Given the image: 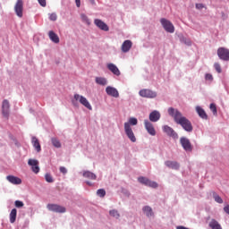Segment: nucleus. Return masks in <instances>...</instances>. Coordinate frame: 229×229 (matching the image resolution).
Masks as SVG:
<instances>
[{
	"label": "nucleus",
	"instance_id": "nucleus-1",
	"mask_svg": "<svg viewBox=\"0 0 229 229\" xmlns=\"http://www.w3.org/2000/svg\"><path fill=\"white\" fill-rule=\"evenodd\" d=\"M168 115H170V117H174V123H176V124H180L184 131L191 133V131L194 130L192 123H191L190 120L187 119V117L183 116L180 110L175 109L174 107H169Z\"/></svg>",
	"mask_w": 229,
	"mask_h": 229
},
{
	"label": "nucleus",
	"instance_id": "nucleus-2",
	"mask_svg": "<svg viewBox=\"0 0 229 229\" xmlns=\"http://www.w3.org/2000/svg\"><path fill=\"white\" fill-rule=\"evenodd\" d=\"M139 95L140 98H145L147 99H155L158 94L157 91H153V89H143L139 91Z\"/></svg>",
	"mask_w": 229,
	"mask_h": 229
},
{
	"label": "nucleus",
	"instance_id": "nucleus-3",
	"mask_svg": "<svg viewBox=\"0 0 229 229\" xmlns=\"http://www.w3.org/2000/svg\"><path fill=\"white\" fill-rule=\"evenodd\" d=\"M216 55L219 60L222 62H229V49L225 47H220L217 48Z\"/></svg>",
	"mask_w": 229,
	"mask_h": 229
},
{
	"label": "nucleus",
	"instance_id": "nucleus-4",
	"mask_svg": "<svg viewBox=\"0 0 229 229\" xmlns=\"http://www.w3.org/2000/svg\"><path fill=\"white\" fill-rule=\"evenodd\" d=\"M138 182L142 185H146V187H150L151 189H157L158 187V183L157 182L151 181L144 176L139 177Z\"/></svg>",
	"mask_w": 229,
	"mask_h": 229
},
{
	"label": "nucleus",
	"instance_id": "nucleus-5",
	"mask_svg": "<svg viewBox=\"0 0 229 229\" xmlns=\"http://www.w3.org/2000/svg\"><path fill=\"white\" fill-rule=\"evenodd\" d=\"M47 208L50 212H55V214H65V212H67V208H65V207L58 204H47Z\"/></svg>",
	"mask_w": 229,
	"mask_h": 229
},
{
	"label": "nucleus",
	"instance_id": "nucleus-6",
	"mask_svg": "<svg viewBox=\"0 0 229 229\" xmlns=\"http://www.w3.org/2000/svg\"><path fill=\"white\" fill-rule=\"evenodd\" d=\"M160 23L167 33H174V25H173V22H171L169 20L161 18Z\"/></svg>",
	"mask_w": 229,
	"mask_h": 229
},
{
	"label": "nucleus",
	"instance_id": "nucleus-7",
	"mask_svg": "<svg viewBox=\"0 0 229 229\" xmlns=\"http://www.w3.org/2000/svg\"><path fill=\"white\" fill-rule=\"evenodd\" d=\"M124 131L128 139L131 140V142H137L135 133H133V130L131 129V126L128 122L124 123Z\"/></svg>",
	"mask_w": 229,
	"mask_h": 229
},
{
	"label": "nucleus",
	"instance_id": "nucleus-8",
	"mask_svg": "<svg viewBox=\"0 0 229 229\" xmlns=\"http://www.w3.org/2000/svg\"><path fill=\"white\" fill-rule=\"evenodd\" d=\"M74 99L76 101H80L81 105H83L85 108H88V110H92V106L90 105V102L87 99V98L76 93L74 94Z\"/></svg>",
	"mask_w": 229,
	"mask_h": 229
},
{
	"label": "nucleus",
	"instance_id": "nucleus-9",
	"mask_svg": "<svg viewBox=\"0 0 229 229\" xmlns=\"http://www.w3.org/2000/svg\"><path fill=\"white\" fill-rule=\"evenodd\" d=\"M180 144L184 151L191 153L192 151V144L191 143V140L186 137L180 138Z\"/></svg>",
	"mask_w": 229,
	"mask_h": 229
},
{
	"label": "nucleus",
	"instance_id": "nucleus-10",
	"mask_svg": "<svg viewBox=\"0 0 229 229\" xmlns=\"http://www.w3.org/2000/svg\"><path fill=\"white\" fill-rule=\"evenodd\" d=\"M2 115L5 119L10 118V101L4 99L2 102Z\"/></svg>",
	"mask_w": 229,
	"mask_h": 229
},
{
	"label": "nucleus",
	"instance_id": "nucleus-11",
	"mask_svg": "<svg viewBox=\"0 0 229 229\" xmlns=\"http://www.w3.org/2000/svg\"><path fill=\"white\" fill-rule=\"evenodd\" d=\"M163 131L166 133L168 137H172V139H174L175 140H178V133L174 131V129H173V127L169 125H164Z\"/></svg>",
	"mask_w": 229,
	"mask_h": 229
},
{
	"label": "nucleus",
	"instance_id": "nucleus-12",
	"mask_svg": "<svg viewBox=\"0 0 229 229\" xmlns=\"http://www.w3.org/2000/svg\"><path fill=\"white\" fill-rule=\"evenodd\" d=\"M23 10H24V2H22V0H17L14 5V12L17 17H22Z\"/></svg>",
	"mask_w": 229,
	"mask_h": 229
},
{
	"label": "nucleus",
	"instance_id": "nucleus-13",
	"mask_svg": "<svg viewBox=\"0 0 229 229\" xmlns=\"http://www.w3.org/2000/svg\"><path fill=\"white\" fill-rule=\"evenodd\" d=\"M144 126L149 135H151L152 137H155V135H157V131H155V127L153 126V123L149 122V120H144Z\"/></svg>",
	"mask_w": 229,
	"mask_h": 229
},
{
	"label": "nucleus",
	"instance_id": "nucleus-14",
	"mask_svg": "<svg viewBox=\"0 0 229 229\" xmlns=\"http://www.w3.org/2000/svg\"><path fill=\"white\" fill-rule=\"evenodd\" d=\"M28 164L31 166L32 173H35V174H38V173H40V167L38 166V160L29 159Z\"/></svg>",
	"mask_w": 229,
	"mask_h": 229
},
{
	"label": "nucleus",
	"instance_id": "nucleus-15",
	"mask_svg": "<svg viewBox=\"0 0 229 229\" xmlns=\"http://www.w3.org/2000/svg\"><path fill=\"white\" fill-rule=\"evenodd\" d=\"M165 165L168 167V169H174V171H180V163L178 161H165Z\"/></svg>",
	"mask_w": 229,
	"mask_h": 229
},
{
	"label": "nucleus",
	"instance_id": "nucleus-16",
	"mask_svg": "<svg viewBox=\"0 0 229 229\" xmlns=\"http://www.w3.org/2000/svg\"><path fill=\"white\" fill-rule=\"evenodd\" d=\"M94 24L99 28V30H102V31H109L110 28L105 21L99 19L94 20Z\"/></svg>",
	"mask_w": 229,
	"mask_h": 229
},
{
	"label": "nucleus",
	"instance_id": "nucleus-17",
	"mask_svg": "<svg viewBox=\"0 0 229 229\" xmlns=\"http://www.w3.org/2000/svg\"><path fill=\"white\" fill-rule=\"evenodd\" d=\"M106 92L107 96H111L112 98H119V91L117 90V89L112 86H107L106 88Z\"/></svg>",
	"mask_w": 229,
	"mask_h": 229
},
{
	"label": "nucleus",
	"instance_id": "nucleus-18",
	"mask_svg": "<svg viewBox=\"0 0 229 229\" xmlns=\"http://www.w3.org/2000/svg\"><path fill=\"white\" fill-rule=\"evenodd\" d=\"M160 112L154 110L149 114L148 119L151 123H158L160 121Z\"/></svg>",
	"mask_w": 229,
	"mask_h": 229
},
{
	"label": "nucleus",
	"instance_id": "nucleus-19",
	"mask_svg": "<svg viewBox=\"0 0 229 229\" xmlns=\"http://www.w3.org/2000/svg\"><path fill=\"white\" fill-rule=\"evenodd\" d=\"M6 180L13 185H21L22 183V180L15 175H7Z\"/></svg>",
	"mask_w": 229,
	"mask_h": 229
},
{
	"label": "nucleus",
	"instance_id": "nucleus-20",
	"mask_svg": "<svg viewBox=\"0 0 229 229\" xmlns=\"http://www.w3.org/2000/svg\"><path fill=\"white\" fill-rule=\"evenodd\" d=\"M196 112H197L199 117H200V119H204L205 121H207V119H208V114H207V112H205V109H203L201 106H197Z\"/></svg>",
	"mask_w": 229,
	"mask_h": 229
},
{
	"label": "nucleus",
	"instance_id": "nucleus-21",
	"mask_svg": "<svg viewBox=\"0 0 229 229\" xmlns=\"http://www.w3.org/2000/svg\"><path fill=\"white\" fill-rule=\"evenodd\" d=\"M131 46H133V43L131 42V40L127 39V40L123 41V43L122 44L123 53H128V51H130V49H131Z\"/></svg>",
	"mask_w": 229,
	"mask_h": 229
},
{
	"label": "nucleus",
	"instance_id": "nucleus-22",
	"mask_svg": "<svg viewBox=\"0 0 229 229\" xmlns=\"http://www.w3.org/2000/svg\"><path fill=\"white\" fill-rule=\"evenodd\" d=\"M142 212L147 217H155V212H153V208L149 206H144L142 208Z\"/></svg>",
	"mask_w": 229,
	"mask_h": 229
},
{
	"label": "nucleus",
	"instance_id": "nucleus-23",
	"mask_svg": "<svg viewBox=\"0 0 229 229\" xmlns=\"http://www.w3.org/2000/svg\"><path fill=\"white\" fill-rule=\"evenodd\" d=\"M107 69L108 71H111L114 74V76H119L121 74V71L119 70L117 65L112 63L107 64Z\"/></svg>",
	"mask_w": 229,
	"mask_h": 229
},
{
	"label": "nucleus",
	"instance_id": "nucleus-24",
	"mask_svg": "<svg viewBox=\"0 0 229 229\" xmlns=\"http://www.w3.org/2000/svg\"><path fill=\"white\" fill-rule=\"evenodd\" d=\"M48 37H49L50 40L52 42H54V44H59L60 43V38L58 37V35L56 33H55V31L50 30L48 32Z\"/></svg>",
	"mask_w": 229,
	"mask_h": 229
},
{
	"label": "nucleus",
	"instance_id": "nucleus-25",
	"mask_svg": "<svg viewBox=\"0 0 229 229\" xmlns=\"http://www.w3.org/2000/svg\"><path fill=\"white\" fill-rule=\"evenodd\" d=\"M82 176H83V178H88V180H97L98 179V175H96V174H94L89 170L83 171Z\"/></svg>",
	"mask_w": 229,
	"mask_h": 229
},
{
	"label": "nucleus",
	"instance_id": "nucleus-26",
	"mask_svg": "<svg viewBox=\"0 0 229 229\" xmlns=\"http://www.w3.org/2000/svg\"><path fill=\"white\" fill-rule=\"evenodd\" d=\"M31 142H32V146L33 148H35L36 151L38 153H40V151H42V148L40 147V142L38 141V139H37V137H32V140H31Z\"/></svg>",
	"mask_w": 229,
	"mask_h": 229
},
{
	"label": "nucleus",
	"instance_id": "nucleus-27",
	"mask_svg": "<svg viewBox=\"0 0 229 229\" xmlns=\"http://www.w3.org/2000/svg\"><path fill=\"white\" fill-rule=\"evenodd\" d=\"M209 228L211 229H223V226H221V224L214 218L211 219V221L208 224Z\"/></svg>",
	"mask_w": 229,
	"mask_h": 229
},
{
	"label": "nucleus",
	"instance_id": "nucleus-28",
	"mask_svg": "<svg viewBox=\"0 0 229 229\" xmlns=\"http://www.w3.org/2000/svg\"><path fill=\"white\" fill-rule=\"evenodd\" d=\"M95 82L97 85H101L102 87L108 85V81L105 77H96Z\"/></svg>",
	"mask_w": 229,
	"mask_h": 229
},
{
	"label": "nucleus",
	"instance_id": "nucleus-29",
	"mask_svg": "<svg viewBox=\"0 0 229 229\" xmlns=\"http://www.w3.org/2000/svg\"><path fill=\"white\" fill-rule=\"evenodd\" d=\"M9 217H10V223H12V224L15 223V221L17 220V209L16 208H13L11 210Z\"/></svg>",
	"mask_w": 229,
	"mask_h": 229
},
{
	"label": "nucleus",
	"instance_id": "nucleus-30",
	"mask_svg": "<svg viewBox=\"0 0 229 229\" xmlns=\"http://www.w3.org/2000/svg\"><path fill=\"white\" fill-rule=\"evenodd\" d=\"M179 40L182 44H185L186 46H191L192 42H191V39L185 38L183 35L179 36Z\"/></svg>",
	"mask_w": 229,
	"mask_h": 229
},
{
	"label": "nucleus",
	"instance_id": "nucleus-31",
	"mask_svg": "<svg viewBox=\"0 0 229 229\" xmlns=\"http://www.w3.org/2000/svg\"><path fill=\"white\" fill-rule=\"evenodd\" d=\"M51 142L54 148H62V143L60 142V140H58L57 138H51Z\"/></svg>",
	"mask_w": 229,
	"mask_h": 229
},
{
	"label": "nucleus",
	"instance_id": "nucleus-32",
	"mask_svg": "<svg viewBox=\"0 0 229 229\" xmlns=\"http://www.w3.org/2000/svg\"><path fill=\"white\" fill-rule=\"evenodd\" d=\"M212 196L216 203L223 204V199L216 191H212Z\"/></svg>",
	"mask_w": 229,
	"mask_h": 229
},
{
	"label": "nucleus",
	"instance_id": "nucleus-33",
	"mask_svg": "<svg viewBox=\"0 0 229 229\" xmlns=\"http://www.w3.org/2000/svg\"><path fill=\"white\" fill-rule=\"evenodd\" d=\"M81 19L82 22H85V24H87L88 26H90L91 21H90V19H89V16H87V14L81 13Z\"/></svg>",
	"mask_w": 229,
	"mask_h": 229
},
{
	"label": "nucleus",
	"instance_id": "nucleus-34",
	"mask_svg": "<svg viewBox=\"0 0 229 229\" xmlns=\"http://www.w3.org/2000/svg\"><path fill=\"white\" fill-rule=\"evenodd\" d=\"M109 216H111V217H114L115 219H119V217H121V214H119V211L116 209L110 210Z\"/></svg>",
	"mask_w": 229,
	"mask_h": 229
},
{
	"label": "nucleus",
	"instance_id": "nucleus-35",
	"mask_svg": "<svg viewBox=\"0 0 229 229\" xmlns=\"http://www.w3.org/2000/svg\"><path fill=\"white\" fill-rule=\"evenodd\" d=\"M97 196L99 198H105V196H106V191H105V189H98L97 191Z\"/></svg>",
	"mask_w": 229,
	"mask_h": 229
},
{
	"label": "nucleus",
	"instance_id": "nucleus-36",
	"mask_svg": "<svg viewBox=\"0 0 229 229\" xmlns=\"http://www.w3.org/2000/svg\"><path fill=\"white\" fill-rule=\"evenodd\" d=\"M45 180L47 182V183H53L55 182V179H53V175H51V174H46Z\"/></svg>",
	"mask_w": 229,
	"mask_h": 229
},
{
	"label": "nucleus",
	"instance_id": "nucleus-37",
	"mask_svg": "<svg viewBox=\"0 0 229 229\" xmlns=\"http://www.w3.org/2000/svg\"><path fill=\"white\" fill-rule=\"evenodd\" d=\"M214 68L216 69V72H218V74H221L223 72V70L221 69V64H219V63H215Z\"/></svg>",
	"mask_w": 229,
	"mask_h": 229
},
{
	"label": "nucleus",
	"instance_id": "nucleus-38",
	"mask_svg": "<svg viewBox=\"0 0 229 229\" xmlns=\"http://www.w3.org/2000/svg\"><path fill=\"white\" fill-rule=\"evenodd\" d=\"M209 108L213 112L214 115H217V106H216V104H210Z\"/></svg>",
	"mask_w": 229,
	"mask_h": 229
},
{
	"label": "nucleus",
	"instance_id": "nucleus-39",
	"mask_svg": "<svg viewBox=\"0 0 229 229\" xmlns=\"http://www.w3.org/2000/svg\"><path fill=\"white\" fill-rule=\"evenodd\" d=\"M139 123V121L137 120V118L132 117L129 119V124L131 126H137V123Z\"/></svg>",
	"mask_w": 229,
	"mask_h": 229
},
{
	"label": "nucleus",
	"instance_id": "nucleus-40",
	"mask_svg": "<svg viewBox=\"0 0 229 229\" xmlns=\"http://www.w3.org/2000/svg\"><path fill=\"white\" fill-rule=\"evenodd\" d=\"M205 80L206 81H214V76L212 75V73H206Z\"/></svg>",
	"mask_w": 229,
	"mask_h": 229
},
{
	"label": "nucleus",
	"instance_id": "nucleus-41",
	"mask_svg": "<svg viewBox=\"0 0 229 229\" xmlns=\"http://www.w3.org/2000/svg\"><path fill=\"white\" fill-rule=\"evenodd\" d=\"M14 205H15L16 208H22V207H24V202H22L21 200H15Z\"/></svg>",
	"mask_w": 229,
	"mask_h": 229
},
{
	"label": "nucleus",
	"instance_id": "nucleus-42",
	"mask_svg": "<svg viewBox=\"0 0 229 229\" xmlns=\"http://www.w3.org/2000/svg\"><path fill=\"white\" fill-rule=\"evenodd\" d=\"M56 19H58L56 13H52L49 14V21H52L53 22H55V21H56Z\"/></svg>",
	"mask_w": 229,
	"mask_h": 229
},
{
	"label": "nucleus",
	"instance_id": "nucleus-43",
	"mask_svg": "<svg viewBox=\"0 0 229 229\" xmlns=\"http://www.w3.org/2000/svg\"><path fill=\"white\" fill-rule=\"evenodd\" d=\"M59 171L63 174H67V168H65L64 166H60Z\"/></svg>",
	"mask_w": 229,
	"mask_h": 229
},
{
	"label": "nucleus",
	"instance_id": "nucleus-44",
	"mask_svg": "<svg viewBox=\"0 0 229 229\" xmlns=\"http://www.w3.org/2000/svg\"><path fill=\"white\" fill-rule=\"evenodd\" d=\"M195 7L197 8V10H203V8H205V5L203 4H196Z\"/></svg>",
	"mask_w": 229,
	"mask_h": 229
},
{
	"label": "nucleus",
	"instance_id": "nucleus-45",
	"mask_svg": "<svg viewBox=\"0 0 229 229\" xmlns=\"http://www.w3.org/2000/svg\"><path fill=\"white\" fill-rule=\"evenodd\" d=\"M38 2L39 3L40 6H43V7H46L47 4L46 0H38Z\"/></svg>",
	"mask_w": 229,
	"mask_h": 229
},
{
	"label": "nucleus",
	"instance_id": "nucleus-46",
	"mask_svg": "<svg viewBox=\"0 0 229 229\" xmlns=\"http://www.w3.org/2000/svg\"><path fill=\"white\" fill-rule=\"evenodd\" d=\"M75 4L77 8H80V6H81V0H75Z\"/></svg>",
	"mask_w": 229,
	"mask_h": 229
},
{
	"label": "nucleus",
	"instance_id": "nucleus-47",
	"mask_svg": "<svg viewBox=\"0 0 229 229\" xmlns=\"http://www.w3.org/2000/svg\"><path fill=\"white\" fill-rule=\"evenodd\" d=\"M224 211L225 212V214H228V216H229V205H226V206L224 208Z\"/></svg>",
	"mask_w": 229,
	"mask_h": 229
},
{
	"label": "nucleus",
	"instance_id": "nucleus-48",
	"mask_svg": "<svg viewBox=\"0 0 229 229\" xmlns=\"http://www.w3.org/2000/svg\"><path fill=\"white\" fill-rule=\"evenodd\" d=\"M72 104L73 105V106H78V100H76L75 98L72 99Z\"/></svg>",
	"mask_w": 229,
	"mask_h": 229
},
{
	"label": "nucleus",
	"instance_id": "nucleus-49",
	"mask_svg": "<svg viewBox=\"0 0 229 229\" xmlns=\"http://www.w3.org/2000/svg\"><path fill=\"white\" fill-rule=\"evenodd\" d=\"M86 184L89 185V187H92V182H90L89 181H86Z\"/></svg>",
	"mask_w": 229,
	"mask_h": 229
},
{
	"label": "nucleus",
	"instance_id": "nucleus-50",
	"mask_svg": "<svg viewBox=\"0 0 229 229\" xmlns=\"http://www.w3.org/2000/svg\"><path fill=\"white\" fill-rule=\"evenodd\" d=\"M90 4H96V0H89Z\"/></svg>",
	"mask_w": 229,
	"mask_h": 229
},
{
	"label": "nucleus",
	"instance_id": "nucleus-51",
	"mask_svg": "<svg viewBox=\"0 0 229 229\" xmlns=\"http://www.w3.org/2000/svg\"><path fill=\"white\" fill-rule=\"evenodd\" d=\"M0 64H1V59H0Z\"/></svg>",
	"mask_w": 229,
	"mask_h": 229
}]
</instances>
